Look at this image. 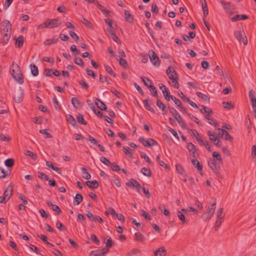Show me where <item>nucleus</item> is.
<instances>
[{"mask_svg": "<svg viewBox=\"0 0 256 256\" xmlns=\"http://www.w3.org/2000/svg\"><path fill=\"white\" fill-rule=\"evenodd\" d=\"M95 104L98 108L102 110L106 111L107 107L106 104L98 98H95Z\"/></svg>", "mask_w": 256, "mask_h": 256, "instance_id": "14", "label": "nucleus"}, {"mask_svg": "<svg viewBox=\"0 0 256 256\" xmlns=\"http://www.w3.org/2000/svg\"><path fill=\"white\" fill-rule=\"evenodd\" d=\"M104 68L105 70L111 76H113L114 77H116V74L114 73V72L112 70V68L110 66H109L108 64H104Z\"/></svg>", "mask_w": 256, "mask_h": 256, "instance_id": "43", "label": "nucleus"}, {"mask_svg": "<svg viewBox=\"0 0 256 256\" xmlns=\"http://www.w3.org/2000/svg\"><path fill=\"white\" fill-rule=\"evenodd\" d=\"M37 236L40 238L45 244L50 245L51 246H54L52 244H50L47 240L48 238L46 236L43 234H41L40 236L38 234Z\"/></svg>", "mask_w": 256, "mask_h": 256, "instance_id": "45", "label": "nucleus"}, {"mask_svg": "<svg viewBox=\"0 0 256 256\" xmlns=\"http://www.w3.org/2000/svg\"><path fill=\"white\" fill-rule=\"evenodd\" d=\"M38 178L42 180H48V176L44 173L38 172Z\"/></svg>", "mask_w": 256, "mask_h": 256, "instance_id": "49", "label": "nucleus"}, {"mask_svg": "<svg viewBox=\"0 0 256 256\" xmlns=\"http://www.w3.org/2000/svg\"><path fill=\"white\" fill-rule=\"evenodd\" d=\"M74 62L76 64L81 67H83L84 66L82 59L80 57H76L74 60Z\"/></svg>", "mask_w": 256, "mask_h": 256, "instance_id": "47", "label": "nucleus"}, {"mask_svg": "<svg viewBox=\"0 0 256 256\" xmlns=\"http://www.w3.org/2000/svg\"><path fill=\"white\" fill-rule=\"evenodd\" d=\"M66 120L72 126H76V122L72 115L68 114L66 117Z\"/></svg>", "mask_w": 256, "mask_h": 256, "instance_id": "31", "label": "nucleus"}, {"mask_svg": "<svg viewBox=\"0 0 256 256\" xmlns=\"http://www.w3.org/2000/svg\"><path fill=\"white\" fill-rule=\"evenodd\" d=\"M222 3L227 14H234L233 11L234 10V5L231 4L230 2L226 3L222 2Z\"/></svg>", "mask_w": 256, "mask_h": 256, "instance_id": "11", "label": "nucleus"}, {"mask_svg": "<svg viewBox=\"0 0 256 256\" xmlns=\"http://www.w3.org/2000/svg\"><path fill=\"white\" fill-rule=\"evenodd\" d=\"M82 172L85 174V176H84L82 177L87 180H88L90 178L91 176L90 174L88 172L86 168L82 167Z\"/></svg>", "mask_w": 256, "mask_h": 256, "instance_id": "46", "label": "nucleus"}, {"mask_svg": "<svg viewBox=\"0 0 256 256\" xmlns=\"http://www.w3.org/2000/svg\"><path fill=\"white\" fill-rule=\"evenodd\" d=\"M96 6L102 13L104 14L106 16H108L110 13V10H108V9H106L104 6L100 4L98 1H96Z\"/></svg>", "mask_w": 256, "mask_h": 256, "instance_id": "27", "label": "nucleus"}, {"mask_svg": "<svg viewBox=\"0 0 256 256\" xmlns=\"http://www.w3.org/2000/svg\"><path fill=\"white\" fill-rule=\"evenodd\" d=\"M212 156L214 158V161L216 163H218L219 162H222V159L220 156V154L216 152H214L212 154Z\"/></svg>", "mask_w": 256, "mask_h": 256, "instance_id": "26", "label": "nucleus"}, {"mask_svg": "<svg viewBox=\"0 0 256 256\" xmlns=\"http://www.w3.org/2000/svg\"><path fill=\"white\" fill-rule=\"evenodd\" d=\"M110 166H111V168L112 170L114 171L118 172L120 170L118 165L116 164L115 162L111 163V164Z\"/></svg>", "mask_w": 256, "mask_h": 256, "instance_id": "63", "label": "nucleus"}, {"mask_svg": "<svg viewBox=\"0 0 256 256\" xmlns=\"http://www.w3.org/2000/svg\"><path fill=\"white\" fill-rule=\"evenodd\" d=\"M222 136L224 135V138L227 140L232 141L233 138L229 134V133L226 130L222 129Z\"/></svg>", "mask_w": 256, "mask_h": 256, "instance_id": "35", "label": "nucleus"}, {"mask_svg": "<svg viewBox=\"0 0 256 256\" xmlns=\"http://www.w3.org/2000/svg\"><path fill=\"white\" fill-rule=\"evenodd\" d=\"M177 214L180 220L182 222V224L187 223L188 221L186 220L185 216L182 212L180 211H178Z\"/></svg>", "mask_w": 256, "mask_h": 256, "instance_id": "40", "label": "nucleus"}, {"mask_svg": "<svg viewBox=\"0 0 256 256\" xmlns=\"http://www.w3.org/2000/svg\"><path fill=\"white\" fill-rule=\"evenodd\" d=\"M202 5L203 10L204 16H206L208 14V9L207 3L206 0H202Z\"/></svg>", "mask_w": 256, "mask_h": 256, "instance_id": "24", "label": "nucleus"}, {"mask_svg": "<svg viewBox=\"0 0 256 256\" xmlns=\"http://www.w3.org/2000/svg\"><path fill=\"white\" fill-rule=\"evenodd\" d=\"M188 117L193 121H194L195 122H196L197 124L199 125H201L200 121L198 120V119L195 116H193L191 114H188Z\"/></svg>", "mask_w": 256, "mask_h": 256, "instance_id": "57", "label": "nucleus"}, {"mask_svg": "<svg viewBox=\"0 0 256 256\" xmlns=\"http://www.w3.org/2000/svg\"><path fill=\"white\" fill-rule=\"evenodd\" d=\"M26 154L27 156L31 157L33 160H36L37 158L36 155L32 151H30V150H27L26 152Z\"/></svg>", "mask_w": 256, "mask_h": 256, "instance_id": "53", "label": "nucleus"}, {"mask_svg": "<svg viewBox=\"0 0 256 256\" xmlns=\"http://www.w3.org/2000/svg\"><path fill=\"white\" fill-rule=\"evenodd\" d=\"M32 74L34 76H37L38 74V67L34 64H31L30 65Z\"/></svg>", "mask_w": 256, "mask_h": 256, "instance_id": "28", "label": "nucleus"}, {"mask_svg": "<svg viewBox=\"0 0 256 256\" xmlns=\"http://www.w3.org/2000/svg\"><path fill=\"white\" fill-rule=\"evenodd\" d=\"M58 41V38H53L51 39H47L44 42V44L46 46V45H50L53 44H56Z\"/></svg>", "mask_w": 256, "mask_h": 256, "instance_id": "34", "label": "nucleus"}, {"mask_svg": "<svg viewBox=\"0 0 256 256\" xmlns=\"http://www.w3.org/2000/svg\"><path fill=\"white\" fill-rule=\"evenodd\" d=\"M86 216L88 217V218L92 222H95V217L92 213H91L89 211H87L86 213Z\"/></svg>", "mask_w": 256, "mask_h": 256, "instance_id": "64", "label": "nucleus"}, {"mask_svg": "<svg viewBox=\"0 0 256 256\" xmlns=\"http://www.w3.org/2000/svg\"><path fill=\"white\" fill-rule=\"evenodd\" d=\"M48 28H52L60 26L62 24L60 20L58 18L47 19Z\"/></svg>", "mask_w": 256, "mask_h": 256, "instance_id": "9", "label": "nucleus"}, {"mask_svg": "<svg viewBox=\"0 0 256 256\" xmlns=\"http://www.w3.org/2000/svg\"><path fill=\"white\" fill-rule=\"evenodd\" d=\"M39 132L42 134H44L46 138H52V136L49 132H47V130L46 129L40 130Z\"/></svg>", "mask_w": 256, "mask_h": 256, "instance_id": "60", "label": "nucleus"}, {"mask_svg": "<svg viewBox=\"0 0 256 256\" xmlns=\"http://www.w3.org/2000/svg\"><path fill=\"white\" fill-rule=\"evenodd\" d=\"M140 252H141V251L140 250H139L138 248H134L128 253V255L131 256H132L134 254H140Z\"/></svg>", "mask_w": 256, "mask_h": 256, "instance_id": "56", "label": "nucleus"}, {"mask_svg": "<svg viewBox=\"0 0 256 256\" xmlns=\"http://www.w3.org/2000/svg\"><path fill=\"white\" fill-rule=\"evenodd\" d=\"M24 38L22 36H20L16 40V44L18 48H21L23 46Z\"/></svg>", "mask_w": 256, "mask_h": 256, "instance_id": "32", "label": "nucleus"}, {"mask_svg": "<svg viewBox=\"0 0 256 256\" xmlns=\"http://www.w3.org/2000/svg\"><path fill=\"white\" fill-rule=\"evenodd\" d=\"M216 201L212 204L210 206H206V211L202 214V218L204 220V221H208L213 216L215 210H216Z\"/></svg>", "mask_w": 256, "mask_h": 256, "instance_id": "3", "label": "nucleus"}, {"mask_svg": "<svg viewBox=\"0 0 256 256\" xmlns=\"http://www.w3.org/2000/svg\"><path fill=\"white\" fill-rule=\"evenodd\" d=\"M222 222H223V219L218 218V220L216 222L215 227H214L216 231H217L218 230V228L220 226Z\"/></svg>", "mask_w": 256, "mask_h": 256, "instance_id": "61", "label": "nucleus"}, {"mask_svg": "<svg viewBox=\"0 0 256 256\" xmlns=\"http://www.w3.org/2000/svg\"><path fill=\"white\" fill-rule=\"evenodd\" d=\"M156 161L158 162L160 166L164 167L166 168H167L168 167V165L164 161L161 160H160V155H158L156 156Z\"/></svg>", "mask_w": 256, "mask_h": 256, "instance_id": "48", "label": "nucleus"}, {"mask_svg": "<svg viewBox=\"0 0 256 256\" xmlns=\"http://www.w3.org/2000/svg\"><path fill=\"white\" fill-rule=\"evenodd\" d=\"M14 159L12 158H8L4 162L5 165L8 168H12L14 165Z\"/></svg>", "mask_w": 256, "mask_h": 256, "instance_id": "41", "label": "nucleus"}, {"mask_svg": "<svg viewBox=\"0 0 256 256\" xmlns=\"http://www.w3.org/2000/svg\"><path fill=\"white\" fill-rule=\"evenodd\" d=\"M210 140L211 141H214V144L217 147H220L222 144V142L219 140V138L216 136H215L214 138L210 137Z\"/></svg>", "mask_w": 256, "mask_h": 256, "instance_id": "38", "label": "nucleus"}, {"mask_svg": "<svg viewBox=\"0 0 256 256\" xmlns=\"http://www.w3.org/2000/svg\"><path fill=\"white\" fill-rule=\"evenodd\" d=\"M156 105L159 108L161 109L162 112H165V108H166V106L160 100L157 98L156 100Z\"/></svg>", "mask_w": 256, "mask_h": 256, "instance_id": "42", "label": "nucleus"}, {"mask_svg": "<svg viewBox=\"0 0 256 256\" xmlns=\"http://www.w3.org/2000/svg\"><path fill=\"white\" fill-rule=\"evenodd\" d=\"M90 238H91L92 240L94 242V244H96L98 246L100 244V241L96 235H94V234H92L90 235Z\"/></svg>", "mask_w": 256, "mask_h": 256, "instance_id": "50", "label": "nucleus"}, {"mask_svg": "<svg viewBox=\"0 0 256 256\" xmlns=\"http://www.w3.org/2000/svg\"><path fill=\"white\" fill-rule=\"evenodd\" d=\"M77 121L80 124L86 125L87 122L84 118V116L82 114H78L76 117Z\"/></svg>", "mask_w": 256, "mask_h": 256, "instance_id": "30", "label": "nucleus"}, {"mask_svg": "<svg viewBox=\"0 0 256 256\" xmlns=\"http://www.w3.org/2000/svg\"><path fill=\"white\" fill-rule=\"evenodd\" d=\"M69 34L76 42H77L79 40L78 36L74 32L70 31Z\"/></svg>", "mask_w": 256, "mask_h": 256, "instance_id": "62", "label": "nucleus"}, {"mask_svg": "<svg viewBox=\"0 0 256 256\" xmlns=\"http://www.w3.org/2000/svg\"><path fill=\"white\" fill-rule=\"evenodd\" d=\"M72 104L74 108H77L80 104V101L75 97L72 98L71 100Z\"/></svg>", "mask_w": 256, "mask_h": 256, "instance_id": "37", "label": "nucleus"}, {"mask_svg": "<svg viewBox=\"0 0 256 256\" xmlns=\"http://www.w3.org/2000/svg\"><path fill=\"white\" fill-rule=\"evenodd\" d=\"M100 160L102 162L107 166H109L111 164L109 160L107 159L106 158L102 156L100 158Z\"/></svg>", "mask_w": 256, "mask_h": 256, "instance_id": "52", "label": "nucleus"}, {"mask_svg": "<svg viewBox=\"0 0 256 256\" xmlns=\"http://www.w3.org/2000/svg\"><path fill=\"white\" fill-rule=\"evenodd\" d=\"M13 194V188L12 186H8L4 192V196L8 201Z\"/></svg>", "mask_w": 256, "mask_h": 256, "instance_id": "12", "label": "nucleus"}, {"mask_svg": "<svg viewBox=\"0 0 256 256\" xmlns=\"http://www.w3.org/2000/svg\"><path fill=\"white\" fill-rule=\"evenodd\" d=\"M216 162L210 160L208 162V165L209 167L211 168V170L213 171V172L218 177H220L221 174L220 172L218 169L216 168Z\"/></svg>", "mask_w": 256, "mask_h": 256, "instance_id": "13", "label": "nucleus"}, {"mask_svg": "<svg viewBox=\"0 0 256 256\" xmlns=\"http://www.w3.org/2000/svg\"><path fill=\"white\" fill-rule=\"evenodd\" d=\"M166 250L164 247H160L154 252V256H166Z\"/></svg>", "mask_w": 256, "mask_h": 256, "instance_id": "21", "label": "nucleus"}, {"mask_svg": "<svg viewBox=\"0 0 256 256\" xmlns=\"http://www.w3.org/2000/svg\"><path fill=\"white\" fill-rule=\"evenodd\" d=\"M56 226L61 231L66 230L65 226L58 220V222L56 223Z\"/></svg>", "mask_w": 256, "mask_h": 256, "instance_id": "58", "label": "nucleus"}, {"mask_svg": "<svg viewBox=\"0 0 256 256\" xmlns=\"http://www.w3.org/2000/svg\"><path fill=\"white\" fill-rule=\"evenodd\" d=\"M119 64L120 65L122 66L124 68H126L128 66V63L126 61L122 58H120L119 59Z\"/></svg>", "mask_w": 256, "mask_h": 256, "instance_id": "59", "label": "nucleus"}, {"mask_svg": "<svg viewBox=\"0 0 256 256\" xmlns=\"http://www.w3.org/2000/svg\"><path fill=\"white\" fill-rule=\"evenodd\" d=\"M176 168L178 174H183L184 172V170L182 166L178 164H176Z\"/></svg>", "mask_w": 256, "mask_h": 256, "instance_id": "55", "label": "nucleus"}, {"mask_svg": "<svg viewBox=\"0 0 256 256\" xmlns=\"http://www.w3.org/2000/svg\"><path fill=\"white\" fill-rule=\"evenodd\" d=\"M166 73L168 78L172 81V86L176 88H179L178 82V75L172 67L168 66L166 70Z\"/></svg>", "mask_w": 256, "mask_h": 256, "instance_id": "2", "label": "nucleus"}, {"mask_svg": "<svg viewBox=\"0 0 256 256\" xmlns=\"http://www.w3.org/2000/svg\"><path fill=\"white\" fill-rule=\"evenodd\" d=\"M234 35L240 43L242 42L244 45L247 44L248 40L244 30H235Z\"/></svg>", "mask_w": 256, "mask_h": 256, "instance_id": "7", "label": "nucleus"}, {"mask_svg": "<svg viewBox=\"0 0 256 256\" xmlns=\"http://www.w3.org/2000/svg\"><path fill=\"white\" fill-rule=\"evenodd\" d=\"M148 56L150 60L153 65L158 66H160V60L154 50H151L149 51Z\"/></svg>", "mask_w": 256, "mask_h": 256, "instance_id": "8", "label": "nucleus"}, {"mask_svg": "<svg viewBox=\"0 0 256 256\" xmlns=\"http://www.w3.org/2000/svg\"><path fill=\"white\" fill-rule=\"evenodd\" d=\"M143 104L145 108L148 110L150 111L153 114H155L156 112L154 109L151 107L150 104H148V100H142Z\"/></svg>", "mask_w": 256, "mask_h": 256, "instance_id": "25", "label": "nucleus"}, {"mask_svg": "<svg viewBox=\"0 0 256 256\" xmlns=\"http://www.w3.org/2000/svg\"><path fill=\"white\" fill-rule=\"evenodd\" d=\"M249 98H250L252 108H256V97L254 95V92L251 90L248 92Z\"/></svg>", "mask_w": 256, "mask_h": 256, "instance_id": "15", "label": "nucleus"}, {"mask_svg": "<svg viewBox=\"0 0 256 256\" xmlns=\"http://www.w3.org/2000/svg\"><path fill=\"white\" fill-rule=\"evenodd\" d=\"M147 80L150 82V86H148V88L150 92H152V96L154 97H158V92L156 90L155 86L153 85L152 82L150 79H147Z\"/></svg>", "mask_w": 256, "mask_h": 256, "instance_id": "19", "label": "nucleus"}, {"mask_svg": "<svg viewBox=\"0 0 256 256\" xmlns=\"http://www.w3.org/2000/svg\"><path fill=\"white\" fill-rule=\"evenodd\" d=\"M168 108L170 113L172 114L175 120L178 122L182 128L184 129H188L184 122L178 111L172 106H168Z\"/></svg>", "mask_w": 256, "mask_h": 256, "instance_id": "5", "label": "nucleus"}, {"mask_svg": "<svg viewBox=\"0 0 256 256\" xmlns=\"http://www.w3.org/2000/svg\"><path fill=\"white\" fill-rule=\"evenodd\" d=\"M134 240L136 242H143L145 240V238L142 233L138 232L134 234Z\"/></svg>", "mask_w": 256, "mask_h": 256, "instance_id": "23", "label": "nucleus"}, {"mask_svg": "<svg viewBox=\"0 0 256 256\" xmlns=\"http://www.w3.org/2000/svg\"><path fill=\"white\" fill-rule=\"evenodd\" d=\"M187 148L188 149V150L190 152H192L193 154L194 155L197 152L196 148V147L194 146V145L192 144V142H189L187 144Z\"/></svg>", "mask_w": 256, "mask_h": 256, "instance_id": "33", "label": "nucleus"}, {"mask_svg": "<svg viewBox=\"0 0 256 256\" xmlns=\"http://www.w3.org/2000/svg\"><path fill=\"white\" fill-rule=\"evenodd\" d=\"M222 105L224 108L228 110H232L234 108V105L231 102H223Z\"/></svg>", "mask_w": 256, "mask_h": 256, "instance_id": "36", "label": "nucleus"}, {"mask_svg": "<svg viewBox=\"0 0 256 256\" xmlns=\"http://www.w3.org/2000/svg\"><path fill=\"white\" fill-rule=\"evenodd\" d=\"M83 200L82 195L80 194H76L74 198V201L73 202L74 205L76 206L79 204Z\"/></svg>", "mask_w": 256, "mask_h": 256, "instance_id": "22", "label": "nucleus"}, {"mask_svg": "<svg viewBox=\"0 0 256 256\" xmlns=\"http://www.w3.org/2000/svg\"><path fill=\"white\" fill-rule=\"evenodd\" d=\"M81 22L87 27L88 28H91L92 27V24L91 22L87 20L86 18H83Z\"/></svg>", "mask_w": 256, "mask_h": 256, "instance_id": "54", "label": "nucleus"}, {"mask_svg": "<svg viewBox=\"0 0 256 256\" xmlns=\"http://www.w3.org/2000/svg\"><path fill=\"white\" fill-rule=\"evenodd\" d=\"M248 18V16L246 14H236V16L230 18V20L235 22L240 20H246Z\"/></svg>", "mask_w": 256, "mask_h": 256, "instance_id": "20", "label": "nucleus"}, {"mask_svg": "<svg viewBox=\"0 0 256 256\" xmlns=\"http://www.w3.org/2000/svg\"><path fill=\"white\" fill-rule=\"evenodd\" d=\"M86 184L90 189L94 190L97 188L99 184L97 180H87L86 182Z\"/></svg>", "mask_w": 256, "mask_h": 256, "instance_id": "16", "label": "nucleus"}, {"mask_svg": "<svg viewBox=\"0 0 256 256\" xmlns=\"http://www.w3.org/2000/svg\"><path fill=\"white\" fill-rule=\"evenodd\" d=\"M196 94L198 98H201L202 99L204 100H208L209 99L207 95H206L204 94H202L201 92H196Z\"/></svg>", "mask_w": 256, "mask_h": 256, "instance_id": "51", "label": "nucleus"}, {"mask_svg": "<svg viewBox=\"0 0 256 256\" xmlns=\"http://www.w3.org/2000/svg\"><path fill=\"white\" fill-rule=\"evenodd\" d=\"M3 27L4 28L2 29V31L4 32V34H3L2 38H0V44H2V45H6L7 44L10 38L12 26H6Z\"/></svg>", "mask_w": 256, "mask_h": 256, "instance_id": "4", "label": "nucleus"}, {"mask_svg": "<svg viewBox=\"0 0 256 256\" xmlns=\"http://www.w3.org/2000/svg\"><path fill=\"white\" fill-rule=\"evenodd\" d=\"M24 96V90L19 87L14 90L12 98L15 102L20 103L22 101Z\"/></svg>", "mask_w": 256, "mask_h": 256, "instance_id": "6", "label": "nucleus"}, {"mask_svg": "<svg viewBox=\"0 0 256 256\" xmlns=\"http://www.w3.org/2000/svg\"><path fill=\"white\" fill-rule=\"evenodd\" d=\"M10 70L12 78L16 80L19 84H22L24 83V80L19 66L14 62H13L10 66Z\"/></svg>", "mask_w": 256, "mask_h": 256, "instance_id": "1", "label": "nucleus"}, {"mask_svg": "<svg viewBox=\"0 0 256 256\" xmlns=\"http://www.w3.org/2000/svg\"><path fill=\"white\" fill-rule=\"evenodd\" d=\"M126 184L127 186L130 188L132 186L134 187L138 192H140V189H141L142 188V186L140 183L135 179L132 178H130L129 180V182H126Z\"/></svg>", "mask_w": 256, "mask_h": 256, "instance_id": "10", "label": "nucleus"}, {"mask_svg": "<svg viewBox=\"0 0 256 256\" xmlns=\"http://www.w3.org/2000/svg\"><path fill=\"white\" fill-rule=\"evenodd\" d=\"M191 162L192 164L198 170H202V165L200 164L194 155L193 156V158L191 159Z\"/></svg>", "mask_w": 256, "mask_h": 256, "instance_id": "17", "label": "nucleus"}, {"mask_svg": "<svg viewBox=\"0 0 256 256\" xmlns=\"http://www.w3.org/2000/svg\"><path fill=\"white\" fill-rule=\"evenodd\" d=\"M141 172L142 174L146 176L150 177L152 175V172L150 169H148L147 168L144 167L141 168Z\"/></svg>", "mask_w": 256, "mask_h": 256, "instance_id": "39", "label": "nucleus"}, {"mask_svg": "<svg viewBox=\"0 0 256 256\" xmlns=\"http://www.w3.org/2000/svg\"><path fill=\"white\" fill-rule=\"evenodd\" d=\"M138 141L142 143L144 146L150 147V144L149 142H148V140H146L143 137H140L138 138Z\"/></svg>", "mask_w": 256, "mask_h": 256, "instance_id": "44", "label": "nucleus"}, {"mask_svg": "<svg viewBox=\"0 0 256 256\" xmlns=\"http://www.w3.org/2000/svg\"><path fill=\"white\" fill-rule=\"evenodd\" d=\"M102 250L98 249L97 250H92L90 254V256H104V252Z\"/></svg>", "mask_w": 256, "mask_h": 256, "instance_id": "29", "label": "nucleus"}, {"mask_svg": "<svg viewBox=\"0 0 256 256\" xmlns=\"http://www.w3.org/2000/svg\"><path fill=\"white\" fill-rule=\"evenodd\" d=\"M124 18L128 22L132 24L134 22V16L131 14L130 12L127 10H124Z\"/></svg>", "mask_w": 256, "mask_h": 256, "instance_id": "18", "label": "nucleus"}]
</instances>
